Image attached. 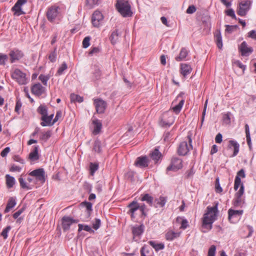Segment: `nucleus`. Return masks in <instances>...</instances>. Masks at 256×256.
Returning a JSON list of instances; mask_svg holds the SVG:
<instances>
[{"label":"nucleus","mask_w":256,"mask_h":256,"mask_svg":"<svg viewBox=\"0 0 256 256\" xmlns=\"http://www.w3.org/2000/svg\"><path fill=\"white\" fill-rule=\"evenodd\" d=\"M218 204V202H215L213 206H208L202 218V226L208 230L212 229V224L216 219Z\"/></svg>","instance_id":"nucleus-1"},{"label":"nucleus","mask_w":256,"mask_h":256,"mask_svg":"<svg viewBox=\"0 0 256 256\" xmlns=\"http://www.w3.org/2000/svg\"><path fill=\"white\" fill-rule=\"evenodd\" d=\"M116 7L123 17H130L132 15L131 6L129 2L125 0H117Z\"/></svg>","instance_id":"nucleus-2"},{"label":"nucleus","mask_w":256,"mask_h":256,"mask_svg":"<svg viewBox=\"0 0 256 256\" xmlns=\"http://www.w3.org/2000/svg\"><path fill=\"white\" fill-rule=\"evenodd\" d=\"M239 149V144L234 140H230L228 144L227 150L224 152V154L227 157L232 158L238 154Z\"/></svg>","instance_id":"nucleus-3"},{"label":"nucleus","mask_w":256,"mask_h":256,"mask_svg":"<svg viewBox=\"0 0 256 256\" xmlns=\"http://www.w3.org/2000/svg\"><path fill=\"white\" fill-rule=\"evenodd\" d=\"M11 76L19 84H26L28 82L26 74L18 68H15L12 70Z\"/></svg>","instance_id":"nucleus-4"},{"label":"nucleus","mask_w":256,"mask_h":256,"mask_svg":"<svg viewBox=\"0 0 256 256\" xmlns=\"http://www.w3.org/2000/svg\"><path fill=\"white\" fill-rule=\"evenodd\" d=\"M187 138L188 142L186 141L182 142L178 146V152L180 155H186L189 152L190 150L192 148V140L191 138V136L188 135V136Z\"/></svg>","instance_id":"nucleus-5"},{"label":"nucleus","mask_w":256,"mask_h":256,"mask_svg":"<svg viewBox=\"0 0 256 256\" xmlns=\"http://www.w3.org/2000/svg\"><path fill=\"white\" fill-rule=\"evenodd\" d=\"M251 4L252 2L250 0H241L237 8L236 12L238 14L241 16H246L250 10Z\"/></svg>","instance_id":"nucleus-6"},{"label":"nucleus","mask_w":256,"mask_h":256,"mask_svg":"<svg viewBox=\"0 0 256 256\" xmlns=\"http://www.w3.org/2000/svg\"><path fill=\"white\" fill-rule=\"evenodd\" d=\"M29 175L34 178L36 183L44 184L46 181L44 168H40L34 170L29 173Z\"/></svg>","instance_id":"nucleus-7"},{"label":"nucleus","mask_w":256,"mask_h":256,"mask_svg":"<svg viewBox=\"0 0 256 256\" xmlns=\"http://www.w3.org/2000/svg\"><path fill=\"white\" fill-rule=\"evenodd\" d=\"M37 112L41 115L40 120H42L40 124L42 126H48V113L46 106L41 104L37 109Z\"/></svg>","instance_id":"nucleus-8"},{"label":"nucleus","mask_w":256,"mask_h":256,"mask_svg":"<svg viewBox=\"0 0 256 256\" xmlns=\"http://www.w3.org/2000/svg\"><path fill=\"white\" fill-rule=\"evenodd\" d=\"M174 116L172 113L166 112L163 114L160 124L164 126H170L174 124Z\"/></svg>","instance_id":"nucleus-9"},{"label":"nucleus","mask_w":256,"mask_h":256,"mask_svg":"<svg viewBox=\"0 0 256 256\" xmlns=\"http://www.w3.org/2000/svg\"><path fill=\"white\" fill-rule=\"evenodd\" d=\"M184 103V100L179 94L173 101L172 104L174 106L170 108L176 114H178Z\"/></svg>","instance_id":"nucleus-10"},{"label":"nucleus","mask_w":256,"mask_h":256,"mask_svg":"<svg viewBox=\"0 0 256 256\" xmlns=\"http://www.w3.org/2000/svg\"><path fill=\"white\" fill-rule=\"evenodd\" d=\"M243 212L242 210L229 209L228 210V218L229 221L232 223H235L240 218Z\"/></svg>","instance_id":"nucleus-11"},{"label":"nucleus","mask_w":256,"mask_h":256,"mask_svg":"<svg viewBox=\"0 0 256 256\" xmlns=\"http://www.w3.org/2000/svg\"><path fill=\"white\" fill-rule=\"evenodd\" d=\"M128 208V214H130L132 219H134L137 215L136 212L139 210V204L136 201H132L130 203Z\"/></svg>","instance_id":"nucleus-12"},{"label":"nucleus","mask_w":256,"mask_h":256,"mask_svg":"<svg viewBox=\"0 0 256 256\" xmlns=\"http://www.w3.org/2000/svg\"><path fill=\"white\" fill-rule=\"evenodd\" d=\"M94 104L98 114L104 113L106 107V103L105 101L100 98L94 99Z\"/></svg>","instance_id":"nucleus-13"},{"label":"nucleus","mask_w":256,"mask_h":256,"mask_svg":"<svg viewBox=\"0 0 256 256\" xmlns=\"http://www.w3.org/2000/svg\"><path fill=\"white\" fill-rule=\"evenodd\" d=\"M182 160L178 158H173L172 160L171 164L169 166L166 170H174L176 171L179 169L182 168Z\"/></svg>","instance_id":"nucleus-14"},{"label":"nucleus","mask_w":256,"mask_h":256,"mask_svg":"<svg viewBox=\"0 0 256 256\" xmlns=\"http://www.w3.org/2000/svg\"><path fill=\"white\" fill-rule=\"evenodd\" d=\"M104 17L102 12L98 10H96L92 16V22L93 26L95 27H98L102 24Z\"/></svg>","instance_id":"nucleus-15"},{"label":"nucleus","mask_w":256,"mask_h":256,"mask_svg":"<svg viewBox=\"0 0 256 256\" xmlns=\"http://www.w3.org/2000/svg\"><path fill=\"white\" fill-rule=\"evenodd\" d=\"M238 50L242 56H248L253 52V48L248 46L246 42H243L238 46Z\"/></svg>","instance_id":"nucleus-16"},{"label":"nucleus","mask_w":256,"mask_h":256,"mask_svg":"<svg viewBox=\"0 0 256 256\" xmlns=\"http://www.w3.org/2000/svg\"><path fill=\"white\" fill-rule=\"evenodd\" d=\"M27 0H18L14 6L12 8V10L14 12V14L19 16L24 14V12L22 10V6L25 4Z\"/></svg>","instance_id":"nucleus-17"},{"label":"nucleus","mask_w":256,"mask_h":256,"mask_svg":"<svg viewBox=\"0 0 256 256\" xmlns=\"http://www.w3.org/2000/svg\"><path fill=\"white\" fill-rule=\"evenodd\" d=\"M132 231L133 234L134 240L136 241H138L140 238V236L144 231V226L141 224L140 226H134L132 228Z\"/></svg>","instance_id":"nucleus-18"},{"label":"nucleus","mask_w":256,"mask_h":256,"mask_svg":"<svg viewBox=\"0 0 256 256\" xmlns=\"http://www.w3.org/2000/svg\"><path fill=\"white\" fill-rule=\"evenodd\" d=\"M9 56L10 57V62L12 63H14L21 59L23 57L24 54L20 50H14L10 52Z\"/></svg>","instance_id":"nucleus-19"},{"label":"nucleus","mask_w":256,"mask_h":256,"mask_svg":"<svg viewBox=\"0 0 256 256\" xmlns=\"http://www.w3.org/2000/svg\"><path fill=\"white\" fill-rule=\"evenodd\" d=\"M78 220H74L69 216H64L62 218V227L64 230L70 229V226L73 223H77Z\"/></svg>","instance_id":"nucleus-20"},{"label":"nucleus","mask_w":256,"mask_h":256,"mask_svg":"<svg viewBox=\"0 0 256 256\" xmlns=\"http://www.w3.org/2000/svg\"><path fill=\"white\" fill-rule=\"evenodd\" d=\"M59 8L56 6H52L49 9V21L52 22L58 18V20H60V16L58 9Z\"/></svg>","instance_id":"nucleus-21"},{"label":"nucleus","mask_w":256,"mask_h":256,"mask_svg":"<svg viewBox=\"0 0 256 256\" xmlns=\"http://www.w3.org/2000/svg\"><path fill=\"white\" fill-rule=\"evenodd\" d=\"M181 232H174L173 230L169 228L165 234V238L168 241H172L180 236Z\"/></svg>","instance_id":"nucleus-22"},{"label":"nucleus","mask_w":256,"mask_h":256,"mask_svg":"<svg viewBox=\"0 0 256 256\" xmlns=\"http://www.w3.org/2000/svg\"><path fill=\"white\" fill-rule=\"evenodd\" d=\"M246 177V174L244 172V169H241L239 170L236 174L234 180V189L235 190H236L238 188H239L241 183L240 178H244Z\"/></svg>","instance_id":"nucleus-23"},{"label":"nucleus","mask_w":256,"mask_h":256,"mask_svg":"<svg viewBox=\"0 0 256 256\" xmlns=\"http://www.w3.org/2000/svg\"><path fill=\"white\" fill-rule=\"evenodd\" d=\"M46 90V88L43 87L40 83L35 84L31 88V91L36 96L42 95Z\"/></svg>","instance_id":"nucleus-24"},{"label":"nucleus","mask_w":256,"mask_h":256,"mask_svg":"<svg viewBox=\"0 0 256 256\" xmlns=\"http://www.w3.org/2000/svg\"><path fill=\"white\" fill-rule=\"evenodd\" d=\"M149 160L146 156L138 157L135 162L134 164L138 167L142 168H146L148 166Z\"/></svg>","instance_id":"nucleus-25"},{"label":"nucleus","mask_w":256,"mask_h":256,"mask_svg":"<svg viewBox=\"0 0 256 256\" xmlns=\"http://www.w3.org/2000/svg\"><path fill=\"white\" fill-rule=\"evenodd\" d=\"M92 124L94 125L92 134L94 135H97L100 132L102 128V123L98 119L93 118L92 120Z\"/></svg>","instance_id":"nucleus-26"},{"label":"nucleus","mask_w":256,"mask_h":256,"mask_svg":"<svg viewBox=\"0 0 256 256\" xmlns=\"http://www.w3.org/2000/svg\"><path fill=\"white\" fill-rule=\"evenodd\" d=\"M16 198L14 197H10L8 200L6 206L4 210V212L6 213L10 211L16 205Z\"/></svg>","instance_id":"nucleus-27"},{"label":"nucleus","mask_w":256,"mask_h":256,"mask_svg":"<svg viewBox=\"0 0 256 256\" xmlns=\"http://www.w3.org/2000/svg\"><path fill=\"white\" fill-rule=\"evenodd\" d=\"M191 70L192 68L190 65L186 64H180V72L184 76L190 74Z\"/></svg>","instance_id":"nucleus-28"},{"label":"nucleus","mask_w":256,"mask_h":256,"mask_svg":"<svg viewBox=\"0 0 256 256\" xmlns=\"http://www.w3.org/2000/svg\"><path fill=\"white\" fill-rule=\"evenodd\" d=\"M150 156L151 158L154 161V162L156 163L161 158L162 154L159 152L158 150L156 148L154 150L150 153Z\"/></svg>","instance_id":"nucleus-29"},{"label":"nucleus","mask_w":256,"mask_h":256,"mask_svg":"<svg viewBox=\"0 0 256 256\" xmlns=\"http://www.w3.org/2000/svg\"><path fill=\"white\" fill-rule=\"evenodd\" d=\"M140 200L142 202H146L150 206H152L154 198L149 194H146L141 195Z\"/></svg>","instance_id":"nucleus-30"},{"label":"nucleus","mask_w":256,"mask_h":256,"mask_svg":"<svg viewBox=\"0 0 256 256\" xmlns=\"http://www.w3.org/2000/svg\"><path fill=\"white\" fill-rule=\"evenodd\" d=\"M215 41L216 45L219 48H222V38L220 31L217 30L214 34Z\"/></svg>","instance_id":"nucleus-31"},{"label":"nucleus","mask_w":256,"mask_h":256,"mask_svg":"<svg viewBox=\"0 0 256 256\" xmlns=\"http://www.w3.org/2000/svg\"><path fill=\"white\" fill-rule=\"evenodd\" d=\"M148 243L158 252L160 250H163L164 248V245L162 243H157L154 241H149Z\"/></svg>","instance_id":"nucleus-32"},{"label":"nucleus","mask_w":256,"mask_h":256,"mask_svg":"<svg viewBox=\"0 0 256 256\" xmlns=\"http://www.w3.org/2000/svg\"><path fill=\"white\" fill-rule=\"evenodd\" d=\"M152 250L146 246H144L140 250L141 256H152Z\"/></svg>","instance_id":"nucleus-33"},{"label":"nucleus","mask_w":256,"mask_h":256,"mask_svg":"<svg viewBox=\"0 0 256 256\" xmlns=\"http://www.w3.org/2000/svg\"><path fill=\"white\" fill-rule=\"evenodd\" d=\"M188 54V50L185 48H182L180 50L179 56L176 58V61L180 62L184 60Z\"/></svg>","instance_id":"nucleus-34"},{"label":"nucleus","mask_w":256,"mask_h":256,"mask_svg":"<svg viewBox=\"0 0 256 256\" xmlns=\"http://www.w3.org/2000/svg\"><path fill=\"white\" fill-rule=\"evenodd\" d=\"M166 198L162 196H160L158 198L155 200V202H156L157 206H160L161 208H162L165 205L166 202Z\"/></svg>","instance_id":"nucleus-35"},{"label":"nucleus","mask_w":256,"mask_h":256,"mask_svg":"<svg viewBox=\"0 0 256 256\" xmlns=\"http://www.w3.org/2000/svg\"><path fill=\"white\" fill-rule=\"evenodd\" d=\"M93 151L98 154H100L102 152L101 142L99 140H95L92 149Z\"/></svg>","instance_id":"nucleus-36"},{"label":"nucleus","mask_w":256,"mask_h":256,"mask_svg":"<svg viewBox=\"0 0 256 256\" xmlns=\"http://www.w3.org/2000/svg\"><path fill=\"white\" fill-rule=\"evenodd\" d=\"M6 178L7 186L8 188H12L15 184L14 178L9 174H6Z\"/></svg>","instance_id":"nucleus-37"},{"label":"nucleus","mask_w":256,"mask_h":256,"mask_svg":"<svg viewBox=\"0 0 256 256\" xmlns=\"http://www.w3.org/2000/svg\"><path fill=\"white\" fill-rule=\"evenodd\" d=\"M244 203V200L242 196H234V198L233 201V204L234 206H241Z\"/></svg>","instance_id":"nucleus-38"},{"label":"nucleus","mask_w":256,"mask_h":256,"mask_svg":"<svg viewBox=\"0 0 256 256\" xmlns=\"http://www.w3.org/2000/svg\"><path fill=\"white\" fill-rule=\"evenodd\" d=\"M29 158L32 160H36L38 158V148L35 146L34 150L29 154Z\"/></svg>","instance_id":"nucleus-39"},{"label":"nucleus","mask_w":256,"mask_h":256,"mask_svg":"<svg viewBox=\"0 0 256 256\" xmlns=\"http://www.w3.org/2000/svg\"><path fill=\"white\" fill-rule=\"evenodd\" d=\"M70 101L72 102H82L83 101V98L79 95L74 94H72L70 96Z\"/></svg>","instance_id":"nucleus-40"},{"label":"nucleus","mask_w":256,"mask_h":256,"mask_svg":"<svg viewBox=\"0 0 256 256\" xmlns=\"http://www.w3.org/2000/svg\"><path fill=\"white\" fill-rule=\"evenodd\" d=\"M245 132L246 134V142L248 144V145L250 146L251 143V139L250 136V128L248 124H246L245 125Z\"/></svg>","instance_id":"nucleus-41"},{"label":"nucleus","mask_w":256,"mask_h":256,"mask_svg":"<svg viewBox=\"0 0 256 256\" xmlns=\"http://www.w3.org/2000/svg\"><path fill=\"white\" fill-rule=\"evenodd\" d=\"M98 164L97 163L91 162L90 166V174L94 176V172L98 170Z\"/></svg>","instance_id":"nucleus-42"},{"label":"nucleus","mask_w":256,"mask_h":256,"mask_svg":"<svg viewBox=\"0 0 256 256\" xmlns=\"http://www.w3.org/2000/svg\"><path fill=\"white\" fill-rule=\"evenodd\" d=\"M78 231H81L82 230H84L86 232H94V231L91 228L90 226L88 225H83L82 224H78Z\"/></svg>","instance_id":"nucleus-43"},{"label":"nucleus","mask_w":256,"mask_h":256,"mask_svg":"<svg viewBox=\"0 0 256 256\" xmlns=\"http://www.w3.org/2000/svg\"><path fill=\"white\" fill-rule=\"evenodd\" d=\"M18 180H19L20 186L23 189H26V190H30L31 188L27 184L26 182L22 178L20 177L18 179Z\"/></svg>","instance_id":"nucleus-44"},{"label":"nucleus","mask_w":256,"mask_h":256,"mask_svg":"<svg viewBox=\"0 0 256 256\" xmlns=\"http://www.w3.org/2000/svg\"><path fill=\"white\" fill-rule=\"evenodd\" d=\"M110 38L112 44H114L116 42L118 39V34L116 30H115L112 33Z\"/></svg>","instance_id":"nucleus-45"},{"label":"nucleus","mask_w":256,"mask_h":256,"mask_svg":"<svg viewBox=\"0 0 256 256\" xmlns=\"http://www.w3.org/2000/svg\"><path fill=\"white\" fill-rule=\"evenodd\" d=\"M93 75L94 79L98 80L100 78L102 75V72L98 66H94V71L93 73Z\"/></svg>","instance_id":"nucleus-46"},{"label":"nucleus","mask_w":256,"mask_h":256,"mask_svg":"<svg viewBox=\"0 0 256 256\" xmlns=\"http://www.w3.org/2000/svg\"><path fill=\"white\" fill-rule=\"evenodd\" d=\"M139 210L140 211V216L142 217V216H146V206L143 204H139Z\"/></svg>","instance_id":"nucleus-47"},{"label":"nucleus","mask_w":256,"mask_h":256,"mask_svg":"<svg viewBox=\"0 0 256 256\" xmlns=\"http://www.w3.org/2000/svg\"><path fill=\"white\" fill-rule=\"evenodd\" d=\"M11 230V226H8L5 228L1 233V236L4 239H6L8 236V232Z\"/></svg>","instance_id":"nucleus-48"},{"label":"nucleus","mask_w":256,"mask_h":256,"mask_svg":"<svg viewBox=\"0 0 256 256\" xmlns=\"http://www.w3.org/2000/svg\"><path fill=\"white\" fill-rule=\"evenodd\" d=\"M98 0H86V4L89 8H91L98 4Z\"/></svg>","instance_id":"nucleus-49"},{"label":"nucleus","mask_w":256,"mask_h":256,"mask_svg":"<svg viewBox=\"0 0 256 256\" xmlns=\"http://www.w3.org/2000/svg\"><path fill=\"white\" fill-rule=\"evenodd\" d=\"M215 190H216V192H217V193L220 194V193H222V188L220 186L218 178H217L216 180Z\"/></svg>","instance_id":"nucleus-50"},{"label":"nucleus","mask_w":256,"mask_h":256,"mask_svg":"<svg viewBox=\"0 0 256 256\" xmlns=\"http://www.w3.org/2000/svg\"><path fill=\"white\" fill-rule=\"evenodd\" d=\"M8 60V56L5 54L0 53V65H4Z\"/></svg>","instance_id":"nucleus-51"},{"label":"nucleus","mask_w":256,"mask_h":256,"mask_svg":"<svg viewBox=\"0 0 256 256\" xmlns=\"http://www.w3.org/2000/svg\"><path fill=\"white\" fill-rule=\"evenodd\" d=\"M216 250V246L214 245L211 246L208 250V256H215Z\"/></svg>","instance_id":"nucleus-52"},{"label":"nucleus","mask_w":256,"mask_h":256,"mask_svg":"<svg viewBox=\"0 0 256 256\" xmlns=\"http://www.w3.org/2000/svg\"><path fill=\"white\" fill-rule=\"evenodd\" d=\"M67 68V65L65 62L62 64L61 66L59 68L58 70L57 74L58 75L62 74L64 71Z\"/></svg>","instance_id":"nucleus-53"},{"label":"nucleus","mask_w":256,"mask_h":256,"mask_svg":"<svg viewBox=\"0 0 256 256\" xmlns=\"http://www.w3.org/2000/svg\"><path fill=\"white\" fill-rule=\"evenodd\" d=\"M225 12L227 16H230L232 18L236 19V16L235 15L234 12L232 9H228L226 10Z\"/></svg>","instance_id":"nucleus-54"},{"label":"nucleus","mask_w":256,"mask_h":256,"mask_svg":"<svg viewBox=\"0 0 256 256\" xmlns=\"http://www.w3.org/2000/svg\"><path fill=\"white\" fill-rule=\"evenodd\" d=\"M62 117V112L60 111H58L56 112L55 118H54L52 124H54L56 122H58L60 119Z\"/></svg>","instance_id":"nucleus-55"},{"label":"nucleus","mask_w":256,"mask_h":256,"mask_svg":"<svg viewBox=\"0 0 256 256\" xmlns=\"http://www.w3.org/2000/svg\"><path fill=\"white\" fill-rule=\"evenodd\" d=\"M90 38L86 36L84 38L82 41V46L84 48H87L89 46L90 43Z\"/></svg>","instance_id":"nucleus-56"},{"label":"nucleus","mask_w":256,"mask_h":256,"mask_svg":"<svg viewBox=\"0 0 256 256\" xmlns=\"http://www.w3.org/2000/svg\"><path fill=\"white\" fill-rule=\"evenodd\" d=\"M38 79L42 82V83L44 86L47 85V81L48 80V76L43 74H40L38 77Z\"/></svg>","instance_id":"nucleus-57"},{"label":"nucleus","mask_w":256,"mask_h":256,"mask_svg":"<svg viewBox=\"0 0 256 256\" xmlns=\"http://www.w3.org/2000/svg\"><path fill=\"white\" fill-rule=\"evenodd\" d=\"M240 188L238 191L235 194L236 196H242L244 193V186L243 184H240Z\"/></svg>","instance_id":"nucleus-58"},{"label":"nucleus","mask_w":256,"mask_h":256,"mask_svg":"<svg viewBox=\"0 0 256 256\" xmlns=\"http://www.w3.org/2000/svg\"><path fill=\"white\" fill-rule=\"evenodd\" d=\"M100 49L98 47H94L92 48L91 50H90L88 54L90 56H92L94 54H98L100 52Z\"/></svg>","instance_id":"nucleus-59"},{"label":"nucleus","mask_w":256,"mask_h":256,"mask_svg":"<svg viewBox=\"0 0 256 256\" xmlns=\"http://www.w3.org/2000/svg\"><path fill=\"white\" fill-rule=\"evenodd\" d=\"M237 28H238L237 26L226 25V31L230 33V32H232L234 30H236Z\"/></svg>","instance_id":"nucleus-60"},{"label":"nucleus","mask_w":256,"mask_h":256,"mask_svg":"<svg viewBox=\"0 0 256 256\" xmlns=\"http://www.w3.org/2000/svg\"><path fill=\"white\" fill-rule=\"evenodd\" d=\"M188 226V221L186 219H182L181 222L180 228L184 230Z\"/></svg>","instance_id":"nucleus-61"},{"label":"nucleus","mask_w":256,"mask_h":256,"mask_svg":"<svg viewBox=\"0 0 256 256\" xmlns=\"http://www.w3.org/2000/svg\"><path fill=\"white\" fill-rule=\"evenodd\" d=\"M100 226V220L99 219H96L95 222L92 224V228L96 230H98Z\"/></svg>","instance_id":"nucleus-62"},{"label":"nucleus","mask_w":256,"mask_h":256,"mask_svg":"<svg viewBox=\"0 0 256 256\" xmlns=\"http://www.w3.org/2000/svg\"><path fill=\"white\" fill-rule=\"evenodd\" d=\"M196 10V8L194 5H192L188 7V9L186 10V13L188 14H192L194 13Z\"/></svg>","instance_id":"nucleus-63"},{"label":"nucleus","mask_w":256,"mask_h":256,"mask_svg":"<svg viewBox=\"0 0 256 256\" xmlns=\"http://www.w3.org/2000/svg\"><path fill=\"white\" fill-rule=\"evenodd\" d=\"M248 36L256 40V30H250L248 33Z\"/></svg>","instance_id":"nucleus-64"}]
</instances>
